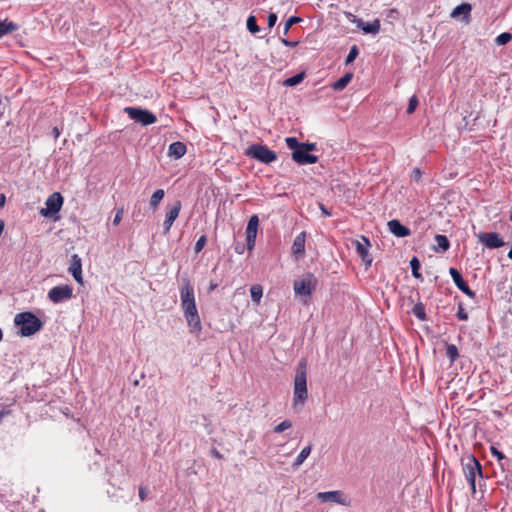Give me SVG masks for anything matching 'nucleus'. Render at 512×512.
<instances>
[{"mask_svg":"<svg viewBox=\"0 0 512 512\" xmlns=\"http://www.w3.org/2000/svg\"><path fill=\"white\" fill-rule=\"evenodd\" d=\"M187 151L186 145L183 142L176 141L169 145L168 154L175 159H180Z\"/></svg>","mask_w":512,"mask_h":512,"instance_id":"412c9836","label":"nucleus"},{"mask_svg":"<svg viewBox=\"0 0 512 512\" xmlns=\"http://www.w3.org/2000/svg\"><path fill=\"white\" fill-rule=\"evenodd\" d=\"M316 498L321 502H332L342 506H350V499L341 490L319 492Z\"/></svg>","mask_w":512,"mask_h":512,"instance_id":"6e6552de","label":"nucleus"},{"mask_svg":"<svg viewBox=\"0 0 512 512\" xmlns=\"http://www.w3.org/2000/svg\"><path fill=\"white\" fill-rule=\"evenodd\" d=\"M251 298L253 302L259 304L263 296V288L259 284L252 285L250 288Z\"/></svg>","mask_w":512,"mask_h":512,"instance_id":"c85d7f7f","label":"nucleus"},{"mask_svg":"<svg viewBox=\"0 0 512 512\" xmlns=\"http://www.w3.org/2000/svg\"><path fill=\"white\" fill-rule=\"evenodd\" d=\"M180 306L189 332L198 336L202 331V323L196 307L194 288L188 279H183L180 288Z\"/></svg>","mask_w":512,"mask_h":512,"instance_id":"f257e3e1","label":"nucleus"},{"mask_svg":"<svg viewBox=\"0 0 512 512\" xmlns=\"http://www.w3.org/2000/svg\"><path fill=\"white\" fill-rule=\"evenodd\" d=\"M490 452L492 456H494L501 467V470L504 472L506 470H509L511 466V460L508 459L500 450H498L494 445L490 447Z\"/></svg>","mask_w":512,"mask_h":512,"instance_id":"aec40b11","label":"nucleus"},{"mask_svg":"<svg viewBox=\"0 0 512 512\" xmlns=\"http://www.w3.org/2000/svg\"><path fill=\"white\" fill-rule=\"evenodd\" d=\"M9 411L2 409L0 410V423L2 422L3 418L8 415Z\"/></svg>","mask_w":512,"mask_h":512,"instance_id":"864d4df0","label":"nucleus"},{"mask_svg":"<svg viewBox=\"0 0 512 512\" xmlns=\"http://www.w3.org/2000/svg\"><path fill=\"white\" fill-rule=\"evenodd\" d=\"M63 205V197L59 192L52 193L45 202V208H42L40 214L44 217L58 213Z\"/></svg>","mask_w":512,"mask_h":512,"instance_id":"9d476101","label":"nucleus"},{"mask_svg":"<svg viewBox=\"0 0 512 512\" xmlns=\"http://www.w3.org/2000/svg\"><path fill=\"white\" fill-rule=\"evenodd\" d=\"M277 21V15L275 13H270L268 16V26L269 28H272Z\"/></svg>","mask_w":512,"mask_h":512,"instance_id":"de8ad7c7","label":"nucleus"},{"mask_svg":"<svg viewBox=\"0 0 512 512\" xmlns=\"http://www.w3.org/2000/svg\"><path fill=\"white\" fill-rule=\"evenodd\" d=\"M301 148L305 149L307 152L313 151L316 149L315 143H309V142H301Z\"/></svg>","mask_w":512,"mask_h":512,"instance_id":"a18cd8bd","label":"nucleus"},{"mask_svg":"<svg viewBox=\"0 0 512 512\" xmlns=\"http://www.w3.org/2000/svg\"><path fill=\"white\" fill-rule=\"evenodd\" d=\"M410 267H411V271H412V275L413 277H415L416 279H421L422 276L419 272V269H420V262L418 260L417 257H413L410 261Z\"/></svg>","mask_w":512,"mask_h":512,"instance_id":"2f4dec72","label":"nucleus"},{"mask_svg":"<svg viewBox=\"0 0 512 512\" xmlns=\"http://www.w3.org/2000/svg\"><path fill=\"white\" fill-rule=\"evenodd\" d=\"M292 427V422L290 420H284L278 425H276L273 429L275 433H282L283 431Z\"/></svg>","mask_w":512,"mask_h":512,"instance_id":"4c0bfd02","label":"nucleus"},{"mask_svg":"<svg viewBox=\"0 0 512 512\" xmlns=\"http://www.w3.org/2000/svg\"><path fill=\"white\" fill-rule=\"evenodd\" d=\"M352 77H353L352 73H346L345 75H343L341 78H339L337 81H335L332 84V88L335 91L343 90L348 85V83L351 81Z\"/></svg>","mask_w":512,"mask_h":512,"instance_id":"a878e982","label":"nucleus"},{"mask_svg":"<svg viewBox=\"0 0 512 512\" xmlns=\"http://www.w3.org/2000/svg\"><path fill=\"white\" fill-rule=\"evenodd\" d=\"M206 244V236L202 235L201 237L198 238V240L196 241L195 243V252L196 253H199L205 246Z\"/></svg>","mask_w":512,"mask_h":512,"instance_id":"a19ab883","label":"nucleus"},{"mask_svg":"<svg viewBox=\"0 0 512 512\" xmlns=\"http://www.w3.org/2000/svg\"><path fill=\"white\" fill-rule=\"evenodd\" d=\"M292 159L299 165H306L316 163L318 157L313 154H310L305 149L300 148L292 152Z\"/></svg>","mask_w":512,"mask_h":512,"instance_id":"dca6fc26","label":"nucleus"},{"mask_svg":"<svg viewBox=\"0 0 512 512\" xmlns=\"http://www.w3.org/2000/svg\"><path fill=\"white\" fill-rule=\"evenodd\" d=\"M246 156L264 164H270L277 159V154L262 144H253L245 152Z\"/></svg>","mask_w":512,"mask_h":512,"instance_id":"20e7f679","label":"nucleus"},{"mask_svg":"<svg viewBox=\"0 0 512 512\" xmlns=\"http://www.w3.org/2000/svg\"><path fill=\"white\" fill-rule=\"evenodd\" d=\"M281 43L287 47H296L299 42L298 41H290V40H287L286 38H281Z\"/></svg>","mask_w":512,"mask_h":512,"instance_id":"49530a36","label":"nucleus"},{"mask_svg":"<svg viewBox=\"0 0 512 512\" xmlns=\"http://www.w3.org/2000/svg\"><path fill=\"white\" fill-rule=\"evenodd\" d=\"M181 207H182L181 201H179V200L175 201L171 206L168 207V210L165 214V218L174 222L179 216Z\"/></svg>","mask_w":512,"mask_h":512,"instance_id":"5701e85b","label":"nucleus"},{"mask_svg":"<svg viewBox=\"0 0 512 512\" xmlns=\"http://www.w3.org/2000/svg\"><path fill=\"white\" fill-rule=\"evenodd\" d=\"M472 7L469 3H462L458 6H456L450 16L452 18H457L458 16L462 15L465 22L469 21L470 13H471Z\"/></svg>","mask_w":512,"mask_h":512,"instance_id":"6ab92c4d","label":"nucleus"},{"mask_svg":"<svg viewBox=\"0 0 512 512\" xmlns=\"http://www.w3.org/2000/svg\"><path fill=\"white\" fill-rule=\"evenodd\" d=\"M73 296V289L71 286L65 284V285H58L53 288H51L48 292V298L53 303H61L64 301H67L71 299Z\"/></svg>","mask_w":512,"mask_h":512,"instance_id":"1a4fd4ad","label":"nucleus"},{"mask_svg":"<svg viewBox=\"0 0 512 512\" xmlns=\"http://www.w3.org/2000/svg\"><path fill=\"white\" fill-rule=\"evenodd\" d=\"M214 454H215L216 457H220L218 452H215Z\"/></svg>","mask_w":512,"mask_h":512,"instance_id":"bf43d9fd","label":"nucleus"},{"mask_svg":"<svg viewBox=\"0 0 512 512\" xmlns=\"http://www.w3.org/2000/svg\"><path fill=\"white\" fill-rule=\"evenodd\" d=\"M304 78V73L296 74L288 79L285 80L286 86H295L299 84Z\"/></svg>","mask_w":512,"mask_h":512,"instance_id":"f704fd0d","label":"nucleus"},{"mask_svg":"<svg viewBox=\"0 0 512 512\" xmlns=\"http://www.w3.org/2000/svg\"><path fill=\"white\" fill-rule=\"evenodd\" d=\"M311 450H312V447L311 445H307L306 447H304L300 453L298 454V456L296 457L294 463H293V466L294 467H298L300 465L303 464V462L308 458V456L310 455L311 453Z\"/></svg>","mask_w":512,"mask_h":512,"instance_id":"cd10ccee","label":"nucleus"},{"mask_svg":"<svg viewBox=\"0 0 512 512\" xmlns=\"http://www.w3.org/2000/svg\"><path fill=\"white\" fill-rule=\"evenodd\" d=\"M449 274L453 280V282L455 283V285L457 286V288L462 291L464 294H466L468 297L470 298H475V292H473L469 286L467 285V283L465 282V280L463 279L461 273L456 269V268H453L451 267L449 269Z\"/></svg>","mask_w":512,"mask_h":512,"instance_id":"4468645a","label":"nucleus"},{"mask_svg":"<svg viewBox=\"0 0 512 512\" xmlns=\"http://www.w3.org/2000/svg\"><path fill=\"white\" fill-rule=\"evenodd\" d=\"M174 222H172L171 220H168L167 218H165L164 220V223H163V226H164V231L167 233L170 231L172 225H173Z\"/></svg>","mask_w":512,"mask_h":512,"instance_id":"09e8293b","label":"nucleus"},{"mask_svg":"<svg viewBox=\"0 0 512 512\" xmlns=\"http://www.w3.org/2000/svg\"><path fill=\"white\" fill-rule=\"evenodd\" d=\"M412 313L419 320H421V321H425L426 320L425 307H424V305L422 303L415 304L413 309H412Z\"/></svg>","mask_w":512,"mask_h":512,"instance_id":"c756f323","label":"nucleus"},{"mask_svg":"<svg viewBox=\"0 0 512 512\" xmlns=\"http://www.w3.org/2000/svg\"><path fill=\"white\" fill-rule=\"evenodd\" d=\"M356 252L365 263L366 268L372 264V257L369 254V248L371 247L370 241L367 237L362 236L360 240L353 241Z\"/></svg>","mask_w":512,"mask_h":512,"instance_id":"9b49d317","label":"nucleus"},{"mask_svg":"<svg viewBox=\"0 0 512 512\" xmlns=\"http://www.w3.org/2000/svg\"><path fill=\"white\" fill-rule=\"evenodd\" d=\"M422 178V171L419 168H414L411 172V179L415 182H420Z\"/></svg>","mask_w":512,"mask_h":512,"instance_id":"37998d69","label":"nucleus"},{"mask_svg":"<svg viewBox=\"0 0 512 512\" xmlns=\"http://www.w3.org/2000/svg\"><path fill=\"white\" fill-rule=\"evenodd\" d=\"M285 142L287 147L292 150V152L301 148V142H299L295 137H287Z\"/></svg>","mask_w":512,"mask_h":512,"instance_id":"72a5a7b5","label":"nucleus"},{"mask_svg":"<svg viewBox=\"0 0 512 512\" xmlns=\"http://www.w3.org/2000/svg\"><path fill=\"white\" fill-rule=\"evenodd\" d=\"M418 106V98L416 95H413L409 99L408 107H407V114H412Z\"/></svg>","mask_w":512,"mask_h":512,"instance_id":"ea45409f","label":"nucleus"},{"mask_svg":"<svg viewBox=\"0 0 512 512\" xmlns=\"http://www.w3.org/2000/svg\"><path fill=\"white\" fill-rule=\"evenodd\" d=\"M302 19L300 17H297V16H291L287 19V21L285 22V26H284V34L286 35L289 31V29L294 25V24H297L299 22H301Z\"/></svg>","mask_w":512,"mask_h":512,"instance_id":"c9c22d12","label":"nucleus"},{"mask_svg":"<svg viewBox=\"0 0 512 512\" xmlns=\"http://www.w3.org/2000/svg\"><path fill=\"white\" fill-rule=\"evenodd\" d=\"M258 226H259L258 216L252 215L250 217L247 227H246V243H247V248L249 250H252L255 246Z\"/></svg>","mask_w":512,"mask_h":512,"instance_id":"ddd939ff","label":"nucleus"},{"mask_svg":"<svg viewBox=\"0 0 512 512\" xmlns=\"http://www.w3.org/2000/svg\"><path fill=\"white\" fill-rule=\"evenodd\" d=\"M6 197L4 194H0V208L5 205Z\"/></svg>","mask_w":512,"mask_h":512,"instance_id":"5fc2aeb1","label":"nucleus"},{"mask_svg":"<svg viewBox=\"0 0 512 512\" xmlns=\"http://www.w3.org/2000/svg\"><path fill=\"white\" fill-rule=\"evenodd\" d=\"M436 247L434 248L436 252H446L450 247V242L445 235L437 234L434 238Z\"/></svg>","mask_w":512,"mask_h":512,"instance_id":"b1692460","label":"nucleus"},{"mask_svg":"<svg viewBox=\"0 0 512 512\" xmlns=\"http://www.w3.org/2000/svg\"><path fill=\"white\" fill-rule=\"evenodd\" d=\"M68 272L73 276L76 282L83 284L82 260L78 254L71 256Z\"/></svg>","mask_w":512,"mask_h":512,"instance_id":"2eb2a0df","label":"nucleus"},{"mask_svg":"<svg viewBox=\"0 0 512 512\" xmlns=\"http://www.w3.org/2000/svg\"><path fill=\"white\" fill-rule=\"evenodd\" d=\"M319 207L325 216H327V217L331 216V213L326 209V207L322 203L319 204Z\"/></svg>","mask_w":512,"mask_h":512,"instance_id":"3c124183","label":"nucleus"},{"mask_svg":"<svg viewBox=\"0 0 512 512\" xmlns=\"http://www.w3.org/2000/svg\"><path fill=\"white\" fill-rule=\"evenodd\" d=\"M380 21L378 19H375L372 22H365V26L362 27V31L366 34H377L380 31Z\"/></svg>","mask_w":512,"mask_h":512,"instance_id":"bb28decb","label":"nucleus"},{"mask_svg":"<svg viewBox=\"0 0 512 512\" xmlns=\"http://www.w3.org/2000/svg\"><path fill=\"white\" fill-rule=\"evenodd\" d=\"M389 231L397 237H406L410 235V230L402 225L399 220L393 219L388 222Z\"/></svg>","mask_w":512,"mask_h":512,"instance_id":"a211bd4d","label":"nucleus"},{"mask_svg":"<svg viewBox=\"0 0 512 512\" xmlns=\"http://www.w3.org/2000/svg\"><path fill=\"white\" fill-rule=\"evenodd\" d=\"M463 471L465 474V478L471 487L472 492L475 493L476 476L479 475L480 477H482V469L480 463L474 456H470L467 462L464 464Z\"/></svg>","mask_w":512,"mask_h":512,"instance_id":"0eeeda50","label":"nucleus"},{"mask_svg":"<svg viewBox=\"0 0 512 512\" xmlns=\"http://www.w3.org/2000/svg\"><path fill=\"white\" fill-rule=\"evenodd\" d=\"M446 356L449 358L451 363H453L459 357V352L456 345L448 344L446 346Z\"/></svg>","mask_w":512,"mask_h":512,"instance_id":"7c9ffc66","label":"nucleus"},{"mask_svg":"<svg viewBox=\"0 0 512 512\" xmlns=\"http://www.w3.org/2000/svg\"><path fill=\"white\" fill-rule=\"evenodd\" d=\"M247 29L251 33H257L259 31V26L257 25L256 18L254 16H249L247 19Z\"/></svg>","mask_w":512,"mask_h":512,"instance_id":"e433bc0d","label":"nucleus"},{"mask_svg":"<svg viewBox=\"0 0 512 512\" xmlns=\"http://www.w3.org/2000/svg\"><path fill=\"white\" fill-rule=\"evenodd\" d=\"M356 23V26L362 30V27L365 26V22L362 19H356L354 21Z\"/></svg>","mask_w":512,"mask_h":512,"instance_id":"603ef678","label":"nucleus"},{"mask_svg":"<svg viewBox=\"0 0 512 512\" xmlns=\"http://www.w3.org/2000/svg\"><path fill=\"white\" fill-rule=\"evenodd\" d=\"M139 497H140V499H141L142 501L146 499V497H147V491H146V488H144V487H140V488H139Z\"/></svg>","mask_w":512,"mask_h":512,"instance_id":"8fccbe9b","label":"nucleus"},{"mask_svg":"<svg viewBox=\"0 0 512 512\" xmlns=\"http://www.w3.org/2000/svg\"><path fill=\"white\" fill-rule=\"evenodd\" d=\"M478 240L489 249L500 248L505 244L497 232H482L478 234Z\"/></svg>","mask_w":512,"mask_h":512,"instance_id":"f8f14e48","label":"nucleus"},{"mask_svg":"<svg viewBox=\"0 0 512 512\" xmlns=\"http://www.w3.org/2000/svg\"><path fill=\"white\" fill-rule=\"evenodd\" d=\"M308 399L307 390V365L305 360H301L296 369L293 387L292 407L296 411H301Z\"/></svg>","mask_w":512,"mask_h":512,"instance_id":"f03ea898","label":"nucleus"},{"mask_svg":"<svg viewBox=\"0 0 512 512\" xmlns=\"http://www.w3.org/2000/svg\"><path fill=\"white\" fill-rule=\"evenodd\" d=\"M305 241H306V233L300 232L293 241L292 244V253L296 258H300L305 253Z\"/></svg>","mask_w":512,"mask_h":512,"instance_id":"f3484780","label":"nucleus"},{"mask_svg":"<svg viewBox=\"0 0 512 512\" xmlns=\"http://www.w3.org/2000/svg\"><path fill=\"white\" fill-rule=\"evenodd\" d=\"M14 323L20 327V335L29 337L42 328L41 320L32 312H21L15 315Z\"/></svg>","mask_w":512,"mask_h":512,"instance_id":"7ed1b4c3","label":"nucleus"},{"mask_svg":"<svg viewBox=\"0 0 512 512\" xmlns=\"http://www.w3.org/2000/svg\"><path fill=\"white\" fill-rule=\"evenodd\" d=\"M456 316L461 321H465V320L468 319V313L465 311V309H464L462 304L458 305Z\"/></svg>","mask_w":512,"mask_h":512,"instance_id":"79ce46f5","label":"nucleus"},{"mask_svg":"<svg viewBox=\"0 0 512 512\" xmlns=\"http://www.w3.org/2000/svg\"><path fill=\"white\" fill-rule=\"evenodd\" d=\"M53 135H54L55 138L59 137L60 131H59V129L57 127L53 128Z\"/></svg>","mask_w":512,"mask_h":512,"instance_id":"6e6d98bb","label":"nucleus"},{"mask_svg":"<svg viewBox=\"0 0 512 512\" xmlns=\"http://www.w3.org/2000/svg\"><path fill=\"white\" fill-rule=\"evenodd\" d=\"M512 39V35L509 32H503L500 35H498L495 39V43L498 46L506 45L509 43Z\"/></svg>","mask_w":512,"mask_h":512,"instance_id":"473e14b6","label":"nucleus"},{"mask_svg":"<svg viewBox=\"0 0 512 512\" xmlns=\"http://www.w3.org/2000/svg\"><path fill=\"white\" fill-rule=\"evenodd\" d=\"M2 337H3V333H2V330L0 329V341L2 340Z\"/></svg>","mask_w":512,"mask_h":512,"instance_id":"13d9d810","label":"nucleus"},{"mask_svg":"<svg viewBox=\"0 0 512 512\" xmlns=\"http://www.w3.org/2000/svg\"><path fill=\"white\" fill-rule=\"evenodd\" d=\"M317 285V279L311 273H308L300 279L294 281L293 289L296 295L308 297Z\"/></svg>","mask_w":512,"mask_h":512,"instance_id":"423d86ee","label":"nucleus"},{"mask_svg":"<svg viewBox=\"0 0 512 512\" xmlns=\"http://www.w3.org/2000/svg\"><path fill=\"white\" fill-rule=\"evenodd\" d=\"M5 223L2 219H0V236L2 235L4 231Z\"/></svg>","mask_w":512,"mask_h":512,"instance_id":"4d7b16f0","label":"nucleus"},{"mask_svg":"<svg viewBox=\"0 0 512 512\" xmlns=\"http://www.w3.org/2000/svg\"><path fill=\"white\" fill-rule=\"evenodd\" d=\"M164 196L165 191L163 189H157L150 197V208L155 211L159 207V204L163 200Z\"/></svg>","mask_w":512,"mask_h":512,"instance_id":"393cba45","label":"nucleus"},{"mask_svg":"<svg viewBox=\"0 0 512 512\" xmlns=\"http://www.w3.org/2000/svg\"><path fill=\"white\" fill-rule=\"evenodd\" d=\"M18 29V25L8 19H0V38L15 32Z\"/></svg>","mask_w":512,"mask_h":512,"instance_id":"4be33fe9","label":"nucleus"},{"mask_svg":"<svg viewBox=\"0 0 512 512\" xmlns=\"http://www.w3.org/2000/svg\"><path fill=\"white\" fill-rule=\"evenodd\" d=\"M124 112L129 116L130 119L136 123H140L143 126L154 124L157 121L156 116L147 109L139 107H125Z\"/></svg>","mask_w":512,"mask_h":512,"instance_id":"39448f33","label":"nucleus"},{"mask_svg":"<svg viewBox=\"0 0 512 512\" xmlns=\"http://www.w3.org/2000/svg\"><path fill=\"white\" fill-rule=\"evenodd\" d=\"M123 209L120 208V209H117L116 213H115V216H114V219H113V224L114 225H119V223L121 222L122 218H123Z\"/></svg>","mask_w":512,"mask_h":512,"instance_id":"c03bdc74","label":"nucleus"},{"mask_svg":"<svg viewBox=\"0 0 512 512\" xmlns=\"http://www.w3.org/2000/svg\"><path fill=\"white\" fill-rule=\"evenodd\" d=\"M359 54V50H358V47L356 45H353L351 48H350V51L346 57V60H345V63L346 64H350L352 63L356 57L358 56Z\"/></svg>","mask_w":512,"mask_h":512,"instance_id":"58836bf2","label":"nucleus"}]
</instances>
